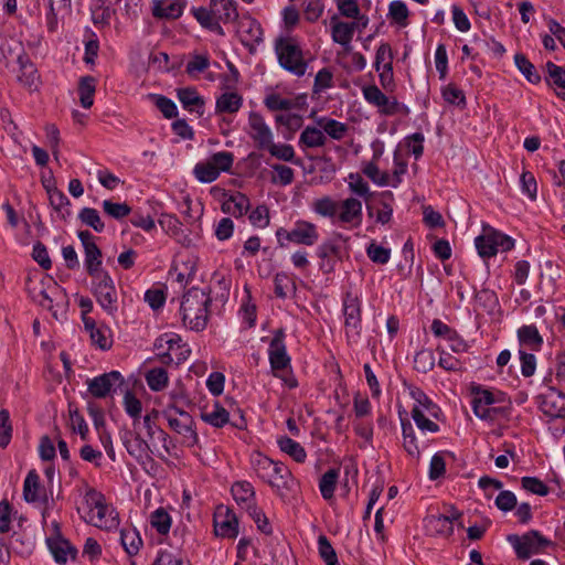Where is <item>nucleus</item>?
<instances>
[{
    "label": "nucleus",
    "mask_w": 565,
    "mask_h": 565,
    "mask_svg": "<svg viewBox=\"0 0 565 565\" xmlns=\"http://www.w3.org/2000/svg\"><path fill=\"white\" fill-rule=\"evenodd\" d=\"M47 544L54 559L60 564H65L68 558H74L76 555V550L62 537L49 539Z\"/></svg>",
    "instance_id": "obj_36"
},
{
    "label": "nucleus",
    "mask_w": 565,
    "mask_h": 565,
    "mask_svg": "<svg viewBox=\"0 0 565 565\" xmlns=\"http://www.w3.org/2000/svg\"><path fill=\"white\" fill-rule=\"evenodd\" d=\"M214 533L223 539H235L238 535V520L226 507H217L214 513Z\"/></svg>",
    "instance_id": "obj_19"
},
{
    "label": "nucleus",
    "mask_w": 565,
    "mask_h": 565,
    "mask_svg": "<svg viewBox=\"0 0 565 565\" xmlns=\"http://www.w3.org/2000/svg\"><path fill=\"white\" fill-rule=\"evenodd\" d=\"M518 339L521 345L529 347L534 351H539L543 344V338L533 324L522 326L518 330Z\"/></svg>",
    "instance_id": "obj_41"
},
{
    "label": "nucleus",
    "mask_w": 565,
    "mask_h": 565,
    "mask_svg": "<svg viewBox=\"0 0 565 565\" xmlns=\"http://www.w3.org/2000/svg\"><path fill=\"white\" fill-rule=\"evenodd\" d=\"M393 51L388 43H381L375 53L374 68L392 70L393 68Z\"/></svg>",
    "instance_id": "obj_52"
},
{
    "label": "nucleus",
    "mask_w": 565,
    "mask_h": 565,
    "mask_svg": "<svg viewBox=\"0 0 565 565\" xmlns=\"http://www.w3.org/2000/svg\"><path fill=\"white\" fill-rule=\"evenodd\" d=\"M546 71L548 74L550 83L555 87L562 89L557 95L565 99V67L558 66L553 62L546 63Z\"/></svg>",
    "instance_id": "obj_50"
},
{
    "label": "nucleus",
    "mask_w": 565,
    "mask_h": 565,
    "mask_svg": "<svg viewBox=\"0 0 565 565\" xmlns=\"http://www.w3.org/2000/svg\"><path fill=\"white\" fill-rule=\"evenodd\" d=\"M262 151H267L269 154L278 160L294 162L296 152L291 145L288 143H275L271 140Z\"/></svg>",
    "instance_id": "obj_49"
},
{
    "label": "nucleus",
    "mask_w": 565,
    "mask_h": 565,
    "mask_svg": "<svg viewBox=\"0 0 565 565\" xmlns=\"http://www.w3.org/2000/svg\"><path fill=\"white\" fill-rule=\"evenodd\" d=\"M268 360L271 374L279 379L288 388H296L298 381L291 369V359L285 344V332L278 329L274 332L268 348Z\"/></svg>",
    "instance_id": "obj_3"
},
{
    "label": "nucleus",
    "mask_w": 565,
    "mask_h": 565,
    "mask_svg": "<svg viewBox=\"0 0 565 565\" xmlns=\"http://www.w3.org/2000/svg\"><path fill=\"white\" fill-rule=\"evenodd\" d=\"M274 282L275 295L279 298H286L289 294H292L296 290L294 279L285 273H278L275 276Z\"/></svg>",
    "instance_id": "obj_57"
},
{
    "label": "nucleus",
    "mask_w": 565,
    "mask_h": 565,
    "mask_svg": "<svg viewBox=\"0 0 565 565\" xmlns=\"http://www.w3.org/2000/svg\"><path fill=\"white\" fill-rule=\"evenodd\" d=\"M79 220L87 226H90L94 228V231L100 233L105 225L102 221L98 212L95 209L92 207H84L79 212Z\"/></svg>",
    "instance_id": "obj_61"
},
{
    "label": "nucleus",
    "mask_w": 565,
    "mask_h": 565,
    "mask_svg": "<svg viewBox=\"0 0 565 565\" xmlns=\"http://www.w3.org/2000/svg\"><path fill=\"white\" fill-rule=\"evenodd\" d=\"M201 418L206 424L216 428H221L228 423L230 414L223 406H221L218 403H215L211 408H205L202 412Z\"/></svg>",
    "instance_id": "obj_39"
},
{
    "label": "nucleus",
    "mask_w": 565,
    "mask_h": 565,
    "mask_svg": "<svg viewBox=\"0 0 565 565\" xmlns=\"http://www.w3.org/2000/svg\"><path fill=\"white\" fill-rule=\"evenodd\" d=\"M103 255L102 250L97 245H88L86 249H84V264L87 274L90 278L98 276L99 274L107 273L103 268Z\"/></svg>",
    "instance_id": "obj_35"
},
{
    "label": "nucleus",
    "mask_w": 565,
    "mask_h": 565,
    "mask_svg": "<svg viewBox=\"0 0 565 565\" xmlns=\"http://www.w3.org/2000/svg\"><path fill=\"white\" fill-rule=\"evenodd\" d=\"M192 14L205 29L224 36L221 23L235 22L238 18L235 0H211L210 8H192Z\"/></svg>",
    "instance_id": "obj_1"
},
{
    "label": "nucleus",
    "mask_w": 565,
    "mask_h": 565,
    "mask_svg": "<svg viewBox=\"0 0 565 565\" xmlns=\"http://www.w3.org/2000/svg\"><path fill=\"white\" fill-rule=\"evenodd\" d=\"M234 500L248 510L256 504L254 487L247 481H237L231 488Z\"/></svg>",
    "instance_id": "obj_34"
},
{
    "label": "nucleus",
    "mask_w": 565,
    "mask_h": 565,
    "mask_svg": "<svg viewBox=\"0 0 565 565\" xmlns=\"http://www.w3.org/2000/svg\"><path fill=\"white\" fill-rule=\"evenodd\" d=\"M234 162V156L228 151H220L212 154L207 160L199 162L194 167L195 178L204 183L215 181L221 172H227L231 170Z\"/></svg>",
    "instance_id": "obj_8"
},
{
    "label": "nucleus",
    "mask_w": 565,
    "mask_h": 565,
    "mask_svg": "<svg viewBox=\"0 0 565 565\" xmlns=\"http://www.w3.org/2000/svg\"><path fill=\"white\" fill-rule=\"evenodd\" d=\"M124 445L128 454L137 459L148 457L151 452L149 443L142 439L138 433L125 439Z\"/></svg>",
    "instance_id": "obj_44"
},
{
    "label": "nucleus",
    "mask_w": 565,
    "mask_h": 565,
    "mask_svg": "<svg viewBox=\"0 0 565 565\" xmlns=\"http://www.w3.org/2000/svg\"><path fill=\"white\" fill-rule=\"evenodd\" d=\"M278 445L281 451L289 455L295 461L303 462L307 458V454L303 447L289 437H282L278 440Z\"/></svg>",
    "instance_id": "obj_51"
},
{
    "label": "nucleus",
    "mask_w": 565,
    "mask_h": 565,
    "mask_svg": "<svg viewBox=\"0 0 565 565\" xmlns=\"http://www.w3.org/2000/svg\"><path fill=\"white\" fill-rule=\"evenodd\" d=\"M149 388L153 392L163 391L169 384V376L164 369L153 367L145 375Z\"/></svg>",
    "instance_id": "obj_47"
},
{
    "label": "nucleus",
    "mask_w": 565,
    "mask_h": 565,
    "mask_svg": "<svg viewBox=\"0 0 565 565\" xmlns=\"http://www.w3.org/2000/svg\"><path fill=\"white\" fill-rule=\"evenodd\" d=\"M514 62L519 71L526 77V79L533 84L541 81V76L535 71L534 65L523 54H516Z\"/></svg>",
    "instance_id": "obj_59"
},
{
    "label": "nucleus",
    "mask_w": 565,
    "mask_h": 565,
    "mask_svg": "<svg viewBox=\"0 0 565 565\" xmlns=\"http://www.w3.org/2000/svg\"><path fill=\"white\" fill-rule=\"evenodd\" d=\"M475 245L482 258H490L498 252L511 250L514 247V241L510 236L487 226L483 228V234L476 237Z\"/></svg>",
    "instance_id": "obj_10"
},
{
    "label": "nucleus",
    "mask_w": 565,
    "mask_h": 565,
    "mask_svg": "<svg viewBox=\"0 0 565 565\" xmlns=\"http://www.w3.org/2000/svg\"><path fill=\"white\" fill-rule=\"evenodd\" d=\"M96 88V81L92 76H84L79 79L78 95L82 106L86 109L90 108L94 104V94Z\"/></svg>",
    "instance_id": "obj_46"
},
{
    "label": "nucleus",
    "mask_w": 565,
    "mask_h": 565,
    "mask_svg": "<svg viewBox=\"0 0 565 565\" xmlns=\"http://www.w3.org/2000/svg\"><path fill=\"white\" fill-rule=\"evenodd\" d=\"M245 132L258 150H263L275 139L270 126L258 111H249Z\"/></svg>",
    "instance_id": "obj_13"
},
{
    "label": "nucleus",
    "mask_w": 565,
    "mask_h": 565,
    "mask_svg": "<svg viewBox=\"0 0 565 565\" xmlns=\"http://www.w3.org/2000/svg\"><path fill=\"white\" fill-rule=\"evenodd\" d=\"M124 408L126 413L134 419V428L140 425V415L142 411L141 402L131 393L126 392L124 396Z\"/></svg>",
    "instance_id": "obj_55"
},
{
    "label": "nucleus",
    "mask_w": 565,
    "mask_h": 565,
    "mask_svg": "<svg viewBox=\"0 0 565 565\" xmlns=\"http://www.w3.org/2000/svg\"><path fill=\"white\" fill-rule=\"evenodd\" d=\"M163 416L167 418L169 427L182 437L184 445L193 447L198 444L199 437L194 428V420L188 412L170 405L163 411Z\"/></svg>",
    "instance_id": "obj_7"
},
{
    "label": "nucleus",
    "mask_w": 565,
    "mask_h": 565,
    "mask_svg": "<svg viewBox=\"0 0 565 565\" xmlns=\"http://www.w3.org/2000/svg\"><path fill=\"white\" fill-rule=\"evenodd\" d=\"M276 238L280 247H286L288 243L313 246L319 241V232L316 224L298 220L290 230L279 227L276 231Z\"/></svg>",
    "instance_id": "obj_6"
},
{
    "label": "nucleus",
    "mask_w": 565,
    "mask_h": 565,
    "mask_svg": "<svg viewBox=\"0 0 565 565\" xmlns=\"http://www.w3.org/2000/svg\"><path fill=\"white\" fill-rule=\"evenodd\" d=\"M349 190L358 196L369 200L372 195L367 182L364 181L361 174L350 173L347 178Z\"/></svg>",
    "instance_id": "obj_54"
},
{
    "label": "nucleus",
    "mask_w": 565,
    "mask_h": 565,
    "mask_svg": "<svg viewBox=\"0 0 565 565\" xmlns=\"http://www.w3.org/2000/svg\"><path fill=\"white\" fill-rule=\"evenodd\" d=\"M317 125L323 130L326 137L340 141L345 138L349 132V126L330 117H319Z\"/></svg>",
    "instance_id": "obj_33"
},
{
    "label": "nucleus",
    "mask_w": 565,
    "mask_h": 565,
    "mask_svg": "<svg viewBox=\"0 0 565 565\" xmlns=\"http://www.w3.org/2000/svg\"><path fill=\"white\" fill-rule=\"evenodd\" d=\"M185 0H154L152 13L160 19H178L182 15Z\"/></svg>",
    "instance_id": "obj_31"
},
{
    "label": "nucleus",
    "mask_w": 565,
    "mask_h": 565,
    "mask_svg": "<svg viewBox=\"0 0 565 565\" xmlns=\"http://www.w3.org/2000/svg\"><path fill=\"white\" fill-rule=\"evenodd\" d=\"M428 416H437V406L424 393H419L417 404L412 409V418L423 433H437L439 426L430 420Z\"/></svg>",
    "instance_id": "obj_16"
},
{
    "label": "nucleus",
    "mask_w": 565,
    "mask_h": 565,
    "mask_svg": "<svg viewBox=\"0 0 565 565\" xmlns=\"http://www.w3.org/2000/svg\"><path fill=\"white\" fill-rule=\"evenodd\" d=\"M158 414H159L158 411L152 409L151 412H149L148 414H146L143 416L141 424L147 431V436H148L149 440H152L154 438V436L158 435V438L160 440H162L163 444H166L169 436L164 430H162L160 427H158L156 425V419L158 418ZM163 446H164L166 450L168 451L167 445H163Z\"/></svg>",
    "instance_id": "obj_45"
},
{
    "label": "nucleus",
    "mask_w": 565,
    "mask_h": 565,
    "mask_svg": "<svg viewBox=\"0 0 565 565\" xmlns=\"http://www.w3.org/2000/svg\"><path fill=\"white\" fill-rule=\"evenodd\" d=\"M250 462L256 475L271 488L287 486L290 471L281 462H275L260 452L253 454Z\"/></svg>",
    "instance_id": "obj_5"
},
{
    "label": "nucleus",
    "mask_w": 565,
    "mask_h": 565,
    "mask_svg": "<svg viewBox=\"0 0 565 565\" xmlns=\"http://www.w3.org/2000/svg\"><path fill=\"white\" fill-rule=\"evenodd\" d=\"M338 478L339 469L334 468L329 469L322 475L319 481V489L323 499L330 500L333 498Z\"/></svg>",
    "instance_id": "obj_48"
},
{
    "label": "nucleus",
    "mask_w": 565,
    "mask_h": 565,
    "mask_svg": "<svg viewBox=\"0 0 565 565\" xmlns=\"http://www.w3.org/2000/svg\"><path fill=\"white\" fill-rule=\"evenodd\" d=\"M338 205L339 202L334 201L331 196H322L319 199H316L311 203L312 211L322 216V217H329L332 218L335 222L337 213H338Z\"/></svg>",
    "instance_id": "obj_43"
},
{
    "label": "nucleus",
    "mask_w": 565,
    "mask_h": 565,
    "mask_svg": "<svg viewBox=\"0 0 565 565\" xmlns=\"http://www.w3.org/2000/svg\"><path fill=\"white\" fill-rule=\"evenodd\" d=\"M92 291L98 305L109 316L118 311V292L115 282L108 273L92 278Z\"/></svg>",
    "instance_id": "obj_11"
},
{
    "label": "nucleus",
    "mask_w": 565,
    "mask_h": 565,
    "mask_svg": "<svg viewBox=\"0 0 565 565\" xmlns=\"http://www.w3.org/2000/svg\"><path fill=\"white\" fill-rule=\"evenodd\" d=\"M264 105L270 111H287L296 107V104L292 99L285 98L277 93L267 94L264 98Z\"/></svg>",
    "instance_id": "obj_53"
},
{
    "label": "nucleus",
    "mask_w": 565,
    "mask_h": 565,
    "mask_svg": "<svg viewBox=\"0 0 565 565\" xmlns=\"http://www.w3.org/2000/svg\"><path fill=\"white\" fill-rule=\"evenodd\" d=\"M150 523L159 534L166 535L171 527V516L163 508H159L151 513Z\"/></svg>",
    "instance_id": "obj_56"
},
{
    "label": "nucleus",
    "mask_w": 565,
    "mask_h": 565,
    "mask_svg": "<svg viewBox=\"0 0 565 565\" xmlns=\"http://www.w3.org/2000/svg\"><path fill=\"white\" fill-rule=\"evenodd\" d=\"M274 170V174L271 177V181L274 183L280 184V185H288L292 183L295 173L294 170L290 167L284 166V164H274L271 166Z\"/></svg>",
    "instance_id": "obj_63"
},
{
    "label": "nucleus",
    "mask_w": 565,
    "mask_h": 565,
    "mask_svg": "<svg viewBox=\"0 0 565 565\" xmlns=\"http://www.w3.org/2000/svg\"><path fill=\"white\" fill-rule=\"evenodd\" d=\"M158 350L167 351L160 353V359L163 363L174 362L180 364L185 361L190 355V349L185 343H182L181 338L174 333H166L159 337L154 343Z\"/></svg>",
    "instance_id": "obj_12"
},
{
    "label": "nucleus",
    "mask_w": 565,
    "mask_h": 565,
    "mask_svg": "<svg viewBox=\"0 0 565 565\" xmlns=\"http://www.w3.org/2000/svg\"><path fill=\"white\" fill-rule=\"evenodd\" d=\"M243 105V98L239 94L230 92L222 94L216 99L215 111L217 114H235Z\"/></svg>",
    "instance_id": "obj_40"
},
{
    "label": "nucleus",
    "mask_w": 565,
    "mask_h": 565,
    "mask_svg": "<svg viewBox=\"0 0 565 565\" xmlns=\"http://www.w3.org/2000/svg\"><path fill=\"white\" fill-rule=\"evenodd\" d=\"M250 207V201L246 194L234 191L224 192L221 203V210L225 214H230L236 218L245 215Z\"/></svg>",
    "instance_id": "obj_23"
},
{
    "label": "nucleus",
    "mask_w": 565,
    "mask_h": 565,
    "mask_svg": "<svg viewBox=\"0 0 565 565\" xmlns=\"http://www.w3.org/2000/svg\"><path fill=\"white\" fill-rule=\"evenodd\" d=\"M79 494L82 500L77 505V512L82 515L84 521L85 516L90 515L99 505L106 502L104 494L88 484H84V487L79 489Z\"/></svg>",
    "instance_id": "obj_26"
},
{
    "label": "nucleus",
    "mask_w": 565,
    "mask_h": 565,
    "mask_svg": "<svg viewBox=\"0 0 565 565\" xmlns=\"http://www.w3.org/2000/svg\"><path fill=\"white\" fill-rule=\"evenodd\" d=\"M328 139L323 130L317 126H306L301 131L298 145L302 150L322 148L327 145Z\"/></svg>",
    "instance_id": "obj_32"
},
{
    "label": "nucleus",
    "mask_w": 565,
    "mask_h": 565,
    "mask_svg": "<svg viewBox=\"0 0 565 565\" xmlns=\"http://www.w3.org/2000/svg\"><path fill=\"white\" fill-rule=\"evenodd\" d=\"M120 544L129 556H135L142 546V540L135 527H124L120 530Z\"/></svg>",
    "instance_id": "obj_38"
},
{
    "label": "nucleus",
    "mask_w": 565,
    "mask_h": 565,
    "mask_svg": "<svg viewBox=\"0 0 565 565\" xmlns=\"http://www.w3.org/2000/svg\"><path fill=\"white\" fill-rule=\"evenodd\" d=\"M344 326L348 338H358L362 326L361 299L348 291L343 299Z\"/></svg>",
    "instance_id": "obj_15"
},
{
    "label": "nucleus",
    "mask_w": 565,
    "mask_h": 565,
    "mask_svg": "<svg viewBox=\"0 0 565 565\" xmlns=\"http://www.w3.org/2000/svg\"><path fill=\"white\" fill-rule=\"evenodd\" d=\"M211 297L207 291L191 288L181 302V315L184 326L191 330L201 331L206 327Z\"/></svg>",
    "instance_id": "obj_4"
},
{
    "label": "nucleus",
    "mask_w": 565,
    "mask_h": 565,
    "mask_svg": "<svg viewBox=\"0 0 565 565\" xmlns=\"http://www.w3.org/2000/svg\"><path fill=\"white\" fill-rule=\"evenodd\" d=\"M364 99L377 108L382 116H395L409 114V108L397 100L396 97L385 95L376 85H367L362 88Z\"/></svg>",
    "instance_id": "obj_9"
},
{
    "label": "nucleus",
    "mask_w": 565,
    "mask_h": 565,
    "mask_svg": "<svg viewBox=\"0 0 565 565\" xmlns=\"http://www.w3.org/2000/svg\"><path fill=\"white\" fill-rule=\"evenodd\" d=\"M177 97L185 110L195 113L199 117L204 114V98L198 93L195 88H179L177 90Z\"/></svg>",
    "instance_id": "obj_28"
},
{
    "label": "nucleus",
    "mask_w": 565,
    "mask_h": 565,
    "mask_svg": "<svg viewBox=\"0 0 565 565\" xmlns=\"http://www.w3.org/2000/svg\"><path fill=\"white\" fill-rule=\"evenodd\" d=\"M540 408L552 418L565 417V395L550 387L548 392L542 395Z\"/></svg>",
    "instance_id": "obj_25"
},
{
    "label": "nucleus",
    "mask_w": 565,
    "mask_h": 565,
    "mask_svg": "<svg viewBox=\"0 0 565 565\" xmlns=\"http://www.w3.org/2000/svg\"><path fill=\"white\" fill-rule=\"evenodd\" d=\"M125 380L120 372L111 371L98 375L87 381L88 392L96 398H105L110 395L116 387L121 386Z\"/></svg>",
    "instance_id": "obj_18"
},
{
    "label": "nucleus",
    "mask_w": 565,
    "mask_h": 565,
    "mask_svg": "<svg viewBox=\"0 0 565 565\" xmlns=\"http://www.w3.org/2000/svg\"><path fill=\"white\" fill-rule=\"evenodd\" d=\"M23 498L29 503H42L46 500L45 489L41 486L35 470H30L24 479Z\"/></svg>",
    "instance_id": "obj_27"
},
{
    "label": "nucleus",
    "mask_w": 565,
    "mask_h": 565,
    "mask_svg": "<svg viewBox=\"0 0 565 565\" xmlns=\"http://www.w3.org/2000/svg\"><path fill=\"white\" fill-rule=\"evenodd\" d=\"M460 515L461 513L454 508L450 515L431 514L425 519V527L430 534L450 536L454 532V521Z\"/></svg>",
    "instance_id": "obj_22"
},
{
    "label": "nucleus",
    "mask_w": 565,
    "mask_h": 565,
    "mask_svg": "<svg viewBox=\"0 0 565 565\" xmlns=\"http://www.w3.org/2000/svg\"><path fill=\"white\" fill-rule=\"evenodd\" d=\"M407 172V161L398 152L394 153V167L390 174L388 185L397 188L402 183L403 175Z\"/></svg>",
    "instance_id": "obj_60"
},
{
    "label": "nucleus",
    "mask_w": 565,
    "mask_h": 565,
    "mask_svg": "<svg viewBox=\"0 0 565 565\" xmlns=\"http://www.w3.org/2000/svg\"><path fill=\"white\" fill-rule=\"evenodd\" d=\"M330 23L332 40L349 51L358 24L340 21L338 17H332Z\"/></svg>",
    "instance_id": "obj_30"
},
{
    "label": "nucleus",
    "mask_w": 565,
    "mask_h": 565,
    "mask_svg": "<svg viewBox=\"0 0 565 565\" xmlns=\"http://www.w3.org/2000/svg\"><path fill=\"white\" fill-rule=\"evenodd\" d=\"M274 49L280 67L297 77L306 75L309 60L296 38L291 35L278 36L275 40Z\"/></svg>",
    "instance_id": "obj_2"
},
{
    "label": "nucleus",
    "mask_w": 565,
    "mask_h": 565,
    "mask_svg": "<svg viewBox=\"0 0 565 565\" xmlns=\"http://www.w3.org/2000/svg\"><path fill=\"white\" fill-rule=\"evenodd\" d=\"M403 448L413 458L419 459L422 448L418 445L417 437L408 420H402Z\"/></svg>",
    "instance_id": "obj_42"
},
{
    "label": "nucleus",
    "mask_w": 565,
    "mask_h": 565,
    "mask_svg": "<svg viewBox=\"0 0 565 565\" xmlns=\"http://www.w3.org/2000/svg\"><path fill=\"white\" fill-rule=\"evenodd\" d=\"M362 202L356 198L349 196L339 202L335 222L345 228H358L362 224Z\"/></svg>",
    "instance_id": "obj_17"
},
{
    "label": "nucleus",
    "mask_w": 565,
    "mask_h": 565,
    "mask_svg": "<svg viewBox=\"0 0 565 565\" xmlns=\"http://www.w3.org/2000/svg\"><path fill=\"white\" fill-rule=\"evenodd\" d=\"M508 540L514 547L518 557L522 559L530 558L533 554L539 553L542 547L550 544V541L537 531H530L522 536L510 535Z\"/></svg>",
    "instance_id": "obj_14"
},
{
    "label": "nucleus",
    "mask_w": 565,
    "mask_h": 565,
    "mask_svg": "<svg viewBox=\"0 0 565 565\" xmlns=\"http://www.w3.org/2000/svg\"><path fill=\"white\" fill-rule=\"evenodd\" d=\"M380 154H374L373 159L362 163V173L379 186H387L390 183V173L381 171L376 162Z\"/></svg>",
    "instance_id": "obj_37"
},
{
    "label": "nucleus",
    "mask_w": 565,
    "mask_h": 565,
    "mask_svg": "<svg viewBox=\"0 0 565 565\" xmlns=\"http://www.w3.org/2000/svg\"><path fill=\"white\" fill-rule=\"evenodd\" d=\"M318 550L321 558L326 562L327 565H337L338 557L334 548L330 544L329 540L324 535H320L318 537Z\"/></svg>",
    "instance_id": "obj_62"
},
{
    "label": "nucleus",
    "mask_w": 565,
    "mask_h": 565,
    "mask_svg": "<svg viewBox=\"0 0 565 565\" xmlns=\"http://www.w3.org/2000/svg\"><path fill=\"white\" fill-rule=\"evenodd\" d=\"M84 327L93 345L104 351L111 348L110 330L106 326H97L94 319H85Z\"/></svg>",
    "instance_id": "obj_29"
},
{
    "label": "nucleus",
    "mask_w": 565,
    "mask_h": 565,
    "mask_svg": "<svg viewBox=\"0 0 565 565\" xmlns=\"http://www.w3.org/2000/svg\"><path fill=\"white\" fill-rule=\"evenodd\" d=\"M85 522L103 530H111L119 524L117 512L106 502L99 505L90 515L85 516Z\"/></svg>",
    "instance_id": "obj_24"
},
{
    "label": "nucleus",
    "mask_w": 565,
    "mask_h": 565,
    "mask_svg": "<svg viewBox=\"0 0 565 565\" xmlns=\"http://www.w3.org/2000/svg\"><path fill=\"white\" fill-rule=\"evenodd\" d=\"M388 15L397 24L405 26L408 18V9L405 2L396 0L391 2L388 8Z\"/></svg>",
    "instance_id": "obj_64"
},
{
    "label": "nucleus",
    "mask_w": 565,
    "mask_h": 565,
    "mask_svg": "<svg viewBox=\"0 0 565 565\" xmlns=\"http://www.w3.org/2000/svg\"><path fill=\"white\" fill-rule=\"evenodd\" d=\"M149 98L154 103L156 107L166 118L172 119L178 116V108L174 102L170 98L158 94H151L149 95Z\"/></svg>",
    "instance_id": "obj_58"
},
{
    "label": "nucleus",
    "mask_w": 565,
    "mask_h": 565,
    "mask_svg": "<svg viewBox=\"0 0 565 565\" xmlns=\"http://www.w3.org/2000/svg\"><path fill=\"white\" fill-rule=\"evenodd\" d=\"M236 33L243 45L253 47L263 41L260 24L250 17H242L236 25Z\"/></svg>",
    "instance_id": "obj_21"
},
{
    "label": "nucleus",
    "mask_w": 565,
    "mask_h": 565,
    "mask_svg": "<svg viewBox=\"0 0 565 565\" xmlns=\"http://www.w3.org/2000/svg\"><path fill=\"white\" fill-rule=\"evenodd\" d=\"M497 402L491 391L481 387L472 388V408L477 417L492 420L498 409L491 406Z\"/></svg>",
    "instance_id": "obj_20"
}]
</instances>
